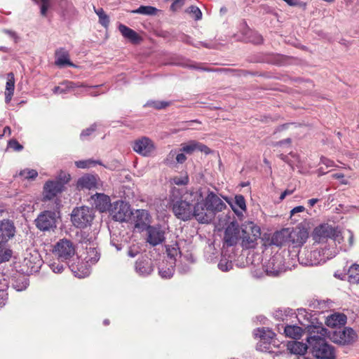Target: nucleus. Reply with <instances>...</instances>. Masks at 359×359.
Listing matches in <instances>:
<instances>
[{"label":"nucleus","instance_id":"1","mask_svg":"<svg viewBox=\"0 0 359 359\" xmlns=\"http://www.w3.org/2000/svg\"><path fill=\"white\" fill-rule=\"evenodd\" d=\"M190 196L196 202V220L199 223H210L218 212L226 208V203L213 191H209L204 198L201 189L192 190Z\"/></svg>","mask_w":359,"mask_h":359},{"label":"nucleus","instance_id":"2","mask_svg":"<svg viewBox=\"0 0 359 359\" xmlns=\"http://www.w3.org/2000/svg\"><path fill=\"white\" fill-rule=\"evenodd\" d=\"M308 333L306 341L311 348L313 356L318 359L334 358V349L325 339L327 329L322 326H309Z\"/></svg>","mask_w":359,"mask_h":359},{"label":"nucleus","instance_id":"3","mask_svg":"<svg viewBox=\"0 0 359 359\" xmlns=\"http://www.w3.org/2000/svg\"><path fill=\"white\" fill-rule=\"evenodd\" d=\"M170 206L177 219L182 221H188L192 218L196 219V202L192 201L190 192L180 199L171 197Z\"/></svg>","mask_w":359,"mask_h":359},{"label":"nucleus","instance_id":"4","mask_svg":"<svg viewBox=\"0 0 359 359\" xmlns=\"http://www.w3.org/2000/svg\"><path fill=\"white\" fill-rule=\"evenodd\" d=\"M337 252L332 248L326 245L320 249L313 250H304L298 255L299 262L304 266H316L325 263L335 257Z\"/></svg>","mask_w":359,"mask_h":359},{"label":"nucleus","instance_id":"5","mask_svg":"<svg viewBox=\"0 0 359 359\" xmlns=\"http://www.w3.org/2000/svg\"><path fill=\"white\" fill-rule=\"evenodd\" d=\"M94 217L93 209L85 205L74 208L71 214L73 225L79 229H85L90 226Z\"/></svg>","mask_w":359,"mask_h":359},{"label":"nucleus","instance_id":"6","mask_svg":"<svg viewBox=\"0 0 359 359\" xmlns=\"http://www.w3.org/2000/svg\"><path fill=\"white\" fill-rule=\"evenodd\" d=\"M69 180L70 175L68 174H64V179L62 181H48L43 187V201H50L54 198L58 194L62 191L64 185L67 184Z\"/></svg>","mask_w":359,"mask_h":359},{"label":"nucleus","instance_id":"7","mask_svg":"<svg viewBox=\"0 0 359 359\" xmlns=\"http://www.w3.org/2000/svg\"><path fill=\"white\" fill-rule=\"evenodd\" d=\"M56 219L55 211L45 210L38 215L34 222L39 230L49 231L56 228Z\"/></svg>","mask_w":359,"mask_h":359},{"label":"nucleus","instance_id":"8","mask_svg":"<svg viewBox=\"0 0 359 359\" xmlns=\"http://www.w3.org/2000/svg\"><path fill=\"white\" fill-rule=\"evenodd\" d=\"M337 228L328 224H322L316 226L313 232V238L316 243H323L327 238L336 240L339 236Z\"/></svg>","mask_w":359,"mask_h":359},{"label":"nucleus","instance_id":"9","mask_svg":"<svg viewBox=\"0 0 359 359\" xmlns=\"http://www.w3.org/2000/svg\"><path fill=\"white\" fill-rule=\"evenodd\" d=\"M264 269L266 275L273 277L278 276L286 270L283 256L280 254L274 255L265 262Z\"/></svg>","mask_w":359,"mask_h":359},{"label":"nucleus","instance_id":"10","mask_svg":"<svg viewBox=\"0 0 359 359\" xmlns=\"http://www.w3.org/2000/svg\"><path fill=\"white\" fill-rule=\"evenodd\" d=\"M53 252L59 260L64 262L74 255L75 248L71 241L61 239L55 244Z\"/></svg>","mask_w":359,"mask_h":359},{"label":"nucleus","instance_id":"11","mask_svg":"<svg viewBox=\"0 0 359 359\" xmlns=\"http://www.w3.org/2000/svg\"><path fill=\"white\" fill-rule=\"evenodd\" d=\"M133 211L130 205L123 201H117L114 204V210L112 212V217L115 221L120 222H128L132 219Z\"/></svg>","mask_w":359,"mask_h":359},{"label":"nucleus","instance_id":"12","mask_svg":"<svg viewBox=\"0 0 359 359\" xmlns=\"http://www.w3.org/2000/svg\"><path fill=\"white\" fill-rule=\"evenodd\" d=\"M146 231V241L152 246L161 244L165 241V231L164 228L160 225L148 226Z\"/></svg>","mask_w":359,"mask_h":359},{"label":"nucleus","instance_id":"13","mask_svg":"<svg viewBox=\"0 0 359 359\" xmlns=\"http://www.w3.org/2000/svg\"><path fill=\"white\" fill-rule=\"evenodd\" d=\"M309 237L308 231L304 228L289 229V246L299 248L302 246Z\"/></svg>","mask_w":359,"mask_h":359},{"label":"nucleus","instance_id":"14","mask_svg":"<svg viewBox=\"0 0 359 359\" xmlns=\"http://www.w3.org/2000/svg\"><path fill=\"white\" fill-rule=\"evenodd\" d=\"M355 331L350 327H345L343 330L334 331L332 336V341L341 345L350 344L356 339Z\"/></svg>","mask_w":359,"mask_h":359},{"label":"nucleus","instance_id":"15","mask_svg":"<svg viewBox=\"0 0 359 359\" xmlns=\"http://www.w3.org/2000/svg\"><path fill=\"white\" fill-rule=\"evenodd\" d=\"M256 338H259L260 341L257 344L258 349L267 351L269 350V346L271 344L275 334L273 331L265 327L257 328L254 332Z\"/></svg>","mask_w":359,"mask_h":359},{"label":"nucleus","instance_id":"16","mask_svg":"<svg viewBox=\"0 0 359 359\" xmlns=\"http://www.w3.org/2000/svg\"><path fill=\"white\" fill-rule=\"evenodd\" d=\"M130 222L139 231H142L150 226V215L145 210H136L133 212L132 219Z\"/></svg>","mask_w":359,"mask_h":359},{"label":"nucleus","instance_id":"17","mask_svg":"<svg viewBox=\"0 0 359 359\" xmlns=\"http://www.w3.org/2000/svg\"><path fill=\"white\" fill-rule=\"evenodd\" d=\"M133 150L144 156H149L155 149L153 141L147 137H142L134 142Z\"/></svg>","mask_w":359,"mask_h":359},{"label":"nucleus","instance_id":"18","mask_svg":"<svg viewBox=\"0 0 359 359\" xmlns=\"http://www.w3.org/2000/svg\"><path fill=\"white\" fill-rule=\"evenodd\" d=\"M239 236L240 229L238 224L235 222H231L224 231V244L228 247L235 245L238 241Z\"/></svg>","mask_w":359,"mask_h":359},{"label":"nucleus","instance_id":"19","mask_svg":"<svg viewBox=\"0 0 359 359\" xmlns=\"http://www.w3.org/2000/svg\"><path fill=\"white\" fill-rule=\"evenodd\" d=\"M261 235L260 229L257 226L251 228V233L243 231L241 245L245 249L254 248L257 244V240Z\"/></svg>","mask_w":359,"mask_h":359},{"label":"nucleus","instance_id":"20","mask_svg":"<svg viewBox=\"0 0 359 359\" xmlns=\"http://www.w3.org/2000/svg\"><path fill=\"white\" fill-rule=\"evenodd\" d=\"M180 151L187 154H192L197 151L205 154H209L211 152L210 149L206 145L196 140H190L187 143L182 144Z\"/></svg>","mask_w":359,"mask_h":359},{"label":"nucleus","instance_id":"21","mask_svg":"<svg viewBox=\"0 0 359 359\" xmlns=\"http://www.w3.org/2000/svg\"><path fill=\"white\" fill-rule=\"evenodd\" d=\"M90 203L101 212L109 210L111 206L110 198L104 194L97 193L91 196Z\"/></svg>","mask_w":359,"mask_h":359},{"label":"nucleus","instance_id":"22","mask_svg":"<svg viewBox=\"0 0 359 359\" xmlns=\"http://www.w3.org/2000/svg\"><path fill=\"white\" fill-rule=\"evenodd\" d=\"M15 227L12 221L4 219L0 221V241L7 243L15 236Z\"/></svg>","mask_w":359,"mask_h":359},{"label":"nucleus","instance_id":"23","mask_svg":"<svg viewBox=\"0 0 359 359\" xmlns=\"http://www.w3.org/2000/svg\"><path fill=\"white\" fill-rule=\"evenodd\" d=\"M98 180L97 176L86 175L78 180L77 187L79 189H91L96 188L98 184Z\"/></svg>","mask_w":359,"mask_h":359},{"label":"nucleus","instance_id":"24","mask_svg":"<svg viewBox=\"0 0 359 359\" xmlns=\"http://www.w3.org/2000/svg\"><path fill=\"white\" fill-rule=\"evenodd\" d=\"M91 265L86 261L78 264H72L69 265V268L76 277L83 278L90 275Z\"/></svg>","mask_w":359,"mask_h":359},{"label":"nucleus","instance_id":"25","mask_svg":"<svg viewBox=\"0 0 359 359\" xmlns=\"http://www.w3.org/2000/svg\"><path fill=\"white\" fill-rule=\"evenodd\" d=\"M153 266L148 259H138L135 263V271L142 276H147L153 271Z\"/></svg>","mask_w":359,"mask_h":359},{"label":"nucleus","instance_id":"26","mask_svg":"<svg viewBox=\"0 0 359 359\" xmlns=\"http://www.w3.org/2000/svg\"><path fill=\"white\" fill-rule=\"evenodd\" d=\"M289 228L283 229L273 233L271 238V244L276 246H283L289 243Z\"/></svg>","mask_w":359,"mask_h":359},{"label":"nucleus","instance_id":"27","mask_svg":"<svg viewBox=\"0 0 359 359\" xmlns=\"http://www.w3.org/2000/svg\"><path fill=\"white\" fill-rule=\"evenodd\" d=\"M82 86L83 85L70 81H64L61 82L59 86H55L53 91L55 94H66L74 91L75 88Z\"/></svg>","mask_w":359,"mask_h":359},{"label":"nucleus","instance_id":"28","mask_svg":"<svg viewBox=\"0 0 359 359\" xmlns=\"http://www.w3.org/2000/svg\"><path fill=\"white\" fill-rule=\"evenodd\" d=\"M287 349L292 354L299 355V357H302L305 355L308 345L303 342L291 341L287 344Z\"/></svg>","mask_w":359,"mask_h":359},{"label":"nucleus","instance_id":"29","mask_svg":"<svg viewBox=\"0 0 359 359\" xmlns=\"http://www.w3.org/2000/svg\"><path fill=\"white\" fill-rule=\"evenodd\" d=\"M175 262L163 261L158 267V273L163 278H170L175 271Z\"/></svg>","mask_w":359,"mask_h":359},{"label":"nucleus","instance_id":"30","mask_svg":"<svg viewBox=\"0 0 359 359\" xmlns=\"http://www.w3.org/2000/svg\"><path fill=\"white\" fill-rule=\"evenodd\" d=\"M118 30L124 38L133 43H137L140 41V37L136 32L123 24L118 25Z\"/></svg>","mask_w":359,"mask_h":359},{"label":"nucleus","instance_id":"31","mask_svg":"<svg viewBox=\"0 0 359 359\" xmlns=\"http://www.w3.org/2000/svg\"><path fill=\"white\" fill-rule=\"evenodd\" d=\"M346 316L341 313H334L327 318L326 324L329 327H335L345 325Z\"/></svg>","mask_w":359,"mask_h":359},{"label":"nucleus","instance_id":"32","mask_svg":"<svg viewBox=\"0 0 359 359\" xmlns=\"http://www.w3.org/2000/svg\"><path fill=\"white\" fill-rule=\"evenodd\" d=\"M55 65L59 67H64L65 65L74 66L70 62L69 58V54L64 48H60L55 53Z\"/></svg>","mask_w":359,"mask_h":359},{"label":"nucleus","instance_id":"33","mask_svg":"<svg viewBox=\"0 0 359 359\" xmlns=\"http://www.w3.org/2000/svg\"><path fill=\"white\" fill-rule=\"evenodd\" d=\"M86 256L85 257V260L87 263H90V264H96L100 258V254L97 251V248L95 245L92 246H86Z\"/></svg>","mask_w":359,"mask_h":359},{"label":"nucleus","instance_id":"34","mask_svg":"<svg viewBox=\"0 0 359 359\" xmlns=\"http://www.w3.org/2000/svg\"><path fill=\"white\" fill-rule=\"evenodd\" d=\"M284 332L288 337L297 339L302 336V329L297 325H287L285 327Z\"/></svg>","mask_w":359,"mask_h":359},{"label":"nucleus","instance_id":"35","mask_svg":"<svg viewBox=\"0 0 359 359\" xmlns=\"http://www.w3.org/2000/svg\"><path fill=\"white\" fill-rule=\"evenodd\" d=\"M348 280L350 283H359V264H354L348 271Z\"/></svg>","mask_w":359,"mask_h":359},{"label":"nucleus","instance_id":"36","mask_svg":"<svg viewBox=\"0 0 359 359\" xmlns=\"http://www.w3.org/2000/svg\"><path fill=\"white\" fill-rule=\"evenodd\" d=\"M12 256V251L6 246V243L0 241V263L8 261Z\"/></svg>","mask_w":359,"mask_h":359},{"label":"nucleus","instance_id":"37","mask_svg":"<svg viewBox=\"0 0 359 359\" xmlns=\"http://www.w3.org/2000/svg\"><path fill=\"white\" fill-rule=\"evenodd\" d=\"M231 206L236 213L238 212V208L241 210H245L246 205L244 197L242 195H236L235 196L234 203L233 204H231Z\"/></svg>","mask_w":359,"mask_h":359},{"label":"nucleus","instance_id":"38","mask_svg":"<svg viewBox=\"0 0 359 359\" xmlns=\"http://www.w3.org/2000/svg\"><path fill=\"white\" fill-rule=\"evenodd\" d=\"M94 11L99 18L100 24H101L104 28H107L109 25V16L105 13L102 8L96 9L94 7Z\"/></svg>","mask_w":359,"mask_h":359},{"label":"nucleus","instance_id":"39","mask_svg":"<svg viewBox=\"0 0 359 359\" xmlns=\"http://www.w3.org/2000/svg\"><path fill=\"white\" fill-rule=\"evenodd\" d=\"M157 8L151 6H140L137 9L133 11L134 13L154 15L157 12Z\"/></svg>","mask_w":359,"mask_h":359},{"label":"nucleus","instance_id":"40","mask_svg":"<svg viewBox=\"0 0 359 359\" xmlns=\"http://www.w3.org/2000/svg\"><path fill=\"white\" fill-rule=\"evenodd\" d=\"M29 285V280L25 276L17 278L13 283V287L18 292L25 290Z\"/></svg>","mask_w":359,"mask_h":359},{"label":"nucleus","instance_id":"41","mask_svg":"<svg viewBox=\"0 0 359 359\" xmlns=\"http://www.w3.org/2000/svg\"><path fill=\"white\" fill-rule=\"evenodd\" d=\"M97 164L102 165L100 161H95L93 159L81 160L75 161V165L78 168H89Z\"/></svg>","mask_w":359,"mask_h":359},{"label":"nucleus","instance_id":"42","mask_svg":"<svg viewBox=\"0 0 359 359\" xmlns=\"http://www.w3.org/2000/svg\"><path fill=\"white\" fill-rule=\"evenodd\" d=\"M218 268L222 271H229L233 268V263L225 256H222L218 263Z\"/></svg>","mask_w":359,"mask_h":359},{"label":"nucleus","instance_id":"43","mask_svg":"<svg viewBox=\"0 0 359 359\" xmlns=\"http://www.w3.org/2000/svg\"><path fill=\"white\" fill-rule=\"evenodd\" d=\"M95 240V236L90 235L86 232H81L80 238L81 243L86 244V246H88V245L90 246L95 245V243H94Z\"/></svg>","mask_w":359,"mask_h":359},{"label":"nucleus","instance_id":"44","mask_svg":"<svg viewBox=\"0 0 359 359\" xmlns=\"http://www.w3.org/2000/svg\"><path fill=\"white\" fill-rule=\"evenodd\" d=\"M168 257L169 258L168 262H175V257L180 253L179 250V248L177 244H175L172 246H168L166 250Z\"/></svg>","mask_w":359,"mask_h":359},{"label":"nucleus","instance_id":"45","mask_svg":"<svg viewBox=\"0 0 359 359\" xmlns=\"http://www.w3.org/2000/svg\"><path fill=\"white\" fill-rule=\"evenodd\" d=\"M168 106H169V102H168L155 100H149L144 105V107H154L156 109H164Z\"/></svg>","mask_w":359,"mask_h":359},{"label":"nucleus","instance_id":"46","mask_svg":"<svg viewBox=\"0 0 359 359\" xmlns=\"http://www.w3.org/2000/svg\"><path fill=\"white\" fill-rule=\"evenodd\" d=\"M19 175L23 177L25 179L34 180L38 176V172L34 169H25L21 170Z\"/></svg>","mask_w":359,"mask_h":359},{"label":"nucleus","instance_id":"47","mask_svg":"<svg viewBox=\"0 0 359 359\" xmlns=\"http://www.w3.org/2000/svg\"><path fill=\"white\" fill-rule=\"evenodd\" d=\"M187 12L190 13L191 17L196 20H199L202 18V13L197 6H189L187 9Z\"/></svg>","mask_w":359,"mask_h":359},{"label":"nucleus","instance_id":"48","mask_svg":"<svg viewBox=\"0 0 359 359\" xmlns=\"http://www.w3.org/2000/svg\"><path fill=\"white\" fill-rule=\"evenodd\" d=\"M172 181L176 185H186L189 183V177L187 173H184L182 175L174 177Z\"/></svg>","mask_w":359,"mask_h":359},{"label":"nucleus","instance_id":"49","mask_svg":"<svg viewBox=\"0 0 359 359\" xmlns=\"http://www.w3.org/2000/svg\"><path fill=\"white\" fill-rule=\"evenodd\" d=\"M15 88V79L13 73L8 74V81L6 86V92L14 93Z\"/></svg>","mask_w":359,"mask_h":359},{"label":"nucleus","instance_id":"50","mask_svg":"<svg viewBox=\"0 0 359 359\" xmlns=\"http://www.w3.org/2000/svg\"><path fill=\"white\" fill-rule=\"evenodd\" d=\"M249 34L250 35L248 37V39L250 42H252L255 44H259L262 42V41H263L262 36L257 32H250Z\"/></svg>","mask_w":359,"mask_h":359},{"label":"nucleus","instance_id":"51","mask_svg":"<svg viewBox=\"0 0 359 359\" xmlns=\"http://www.w3.org/2000/svg\"><path fill=\"white\" fill-rule=\"evenodd\" d=\"M97 123H93L89 128L83 130L81 133V138L85 140L87 137L90 135L97 128Z\"/></svg>","mask_w":359,"mask_h":359},{"label":"nucleus","instance_id":"52","mask_svg":"<svg viewBox=\"0 0 359 359\" xmlns=\"http://www.w3.org/2000/svg\"><path fill=\"white\" fill-rule=\"evenodd\" d=\"M181 65L184 67H187L189 69H199L202 71H210L209 69L201 67L198 64L194 62H186L184 63H182Z\"/></svg>","mask_w":359,"mask_h":359},{"label":"nucleus","instance_id":"53","mask_svg":"<svg viewBox=\"0 0 359 359\" xmlns=\"http://www.w3.org/2000/svg\"><path fill=\"white\" fill-rule=\"evenodd\" d=\"M41 1V7H40V13L43 16H46L47 14V11L50 6V0H40Z\"/></svg>","mask_w":359,"mask_h":359},{"label":"nucleus","instance_id":"54","mask_svg":"<svg viewBox=\"0 0 359 359\" xmlns=\"http://www.w3.org/2000/svg\"><path fill=\"white\" fill-rule=\"evenodd\" d=\"M177 155V150L176 149H172L169 154H168L167 157L164 160V163L166 165H170L173 162V159L176 158Z\"/></svg>","mask_w":359,"mask_h":359},{"label":"nucleus","instance_id":"55","mask_svg":"<svg viewBox=\"0 0 359 359\" xmlns=\"http://www.w3.org/2000/svg\"><path fill=\"white\" fill-rule=\"evenodd\" d=\"M8 147L14 151H20L23 147L15 140H11L8 142Z\"/></svg>","mask_w":359,"mask_h":359},{"label":"nucleus","instance_id":"56","mask_svg":"<svg viewBox=\"0 0 359 359\" xmlns=\"http://www.w3.org/2000/svg\"><path fill=\"white\" fill-rule=\"evenodd\" d=\"M50 269L53 270L54 273H60L64 270L63 264L59 263H53L50 265Z\"/></svg>","mask_w":359,"mask_h":359},{"label":"nucleus","instance_id":"57","mask_svg":"<svg viewBox=\"0 0 359 359\" xmlns=\"http://www.w3.org/2000/svg\"><path fill=\"white\" fill-rule=\"evenodd\" d=\"M184 4V0H174L173 3L170 6V9L175 11L181 8Z\"/></svg>","mask_w":359,"mask_h":359},{"label":"nucleus","instance_id":"58","mask_svg":"<svg viewBox=\"0 0 359 359\" xmlns=\"http://www.w3.org/2000/svg\"><path fill=\"white\" fill-rule=\"evenodd\" d=\"M140 253V250L138 247L131 246L128 249V255L130 257H135Z\"/></svg>","mask_w":359,"mask_h":359},{"label":"nucleus","instance_id":"59","mask_svg":"<svg viewBox=\"0 0 359 359\" xmlns=\"http://www.w3.org/2000/svg\"><path fill=\"white\" fill-rule=\"evenodd\" d=\"M320 163L325 165L327 168L333 167L334 165V163L333 161L330 160L325 157L320 158Z\"/></svg>","mask_w":359,"mask_h":359},{"label":"nucleus","instance_id":"60","mask_svg":"<svg viewBox=\"0 0 359 359\" xmlns=\"http://www.w3.org/2000/svg\"><path fill=\"white\" fill-rule=\"evenodd\" d=\"M187 160V156L185 155V153L184 152H182V153H177V155H176V161L177 163H183L186 161Z\"/></svg>","mask_w":359,"mask_h":359},{"label":"nucleus","instance_id":"61","mask_svg":"<svg viewBox=\"0 0 359 359\" xmlns=\"http://www.w3.org/2000/svg\"><path fill=\"white\" fill-rule=\"evenodd\" d=\"M7 300V294L4 291L0 290V307L5 305Z\"/></svg>","mask_w":359,"mask_h":359},{"label":"nucleus","instance_id":"62","mask_svg":"<svg viewBox=\"0 0 359 359\" xmlns=\"http://www.w3.org/2000/svg\"><path fill=\"white\" fill-rule=\"evenodd\" d=\"M304 210H305V208L304 206L299 205V206L294 207L293 209L291 210L290 215L292 216L297 212H304Z\"/></svg>","mask_w":359,"mask_h":359},{"label":"nucleus","instance_id":"63","mask_svg":"<svg viewBox=\"0 0 359 359\" xmlns=\"http://www.w3.org/2000/svg\"><path fill=\"white\" fill-rule=\"evenodd\" d=\"M180 273H186L190 271V266L187 264L182 265L178 268Z\"/></svg>","mask_w":359,"mask_h":359},{"label":"nucleus","instance_id":"64","mask_svg":"<svg viewBox=\"0 0 359 359\" xmlns=\"http://www.w3.org/2000/svg\"><path fill=\"white\" fill-rule=\"evenodd\" d=\"M4 32L6 34H8L11 38H13L15 42H17V39H18V36L15 32H13L11 30H8V29H4Z\"/></svg>","mask_w":359,"mask_h":359}]
</instances>
